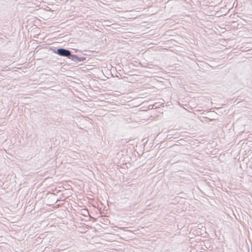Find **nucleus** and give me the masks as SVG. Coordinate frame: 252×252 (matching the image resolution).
<instances>
[{"mask_svg":"<svg viewBox=\"0 0 252 252\" xmlns=\"http://www.w3.org/2000/svg\"><path fill=\"white\" fill-rule=\"evenodd\" d=\"M55 53L61 56L68 57L69 59L73 61L78 60V57L76 55H71L69 50L63 48L58 49Z\"/></svg>","mask_w":252,"mask_h":252,"instance_id":"nucleus-1","label":"nucleus"}]
</instances>
